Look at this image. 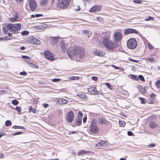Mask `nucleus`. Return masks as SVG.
<instances>
[{"label": "nucleus", "mask_w": 160, "mask_h": 160, "mask_svg": "<svg viewBox=\"0 0 160 160\" xmlns=\"http://www.w3.org/2000/svg\"><path fill=\"white\" fill-rule=\"evenodd\" d=\"M42 14H36L35 15V17L36 18H38L39 17L42 16Z\"/></svg>", "instance_id": "603ef678"}, {"label": "nucleus", "mask_w": 160, "mask_h": 160, "mask_svg": "<svg viewBox=\"0 0 160 160\" xmlns=\"http://www.w3.org/2000/svg\"><path fill=\"white\" fill-rule=\"evenodd\" d=\"M92 79L95 81H96L98 79V78L97 77H94V76H92Z\"/></svg>", "instance_id": "8fccbe9b"}, {"label": "nucleus", "mask_w": 160, "mask_h": 160, "mask_svg": "<svg viewBox=\"0 0 160 160\" xmlns=\"http://www.w3.org/2000/svg\"><path fill=\"white\" fill-rule=\"evenodd\" d=\"M49 105L47 103H44L43 105V106L45 108H46L48 107Z\"/></svg>", "instance_id": "052dcab7"}, {"label": "nucleus", "mask_w": 160, "mask_h": 160, "mask_svg": "<svg viewBox=\"0 0 160 160\" xmlns=\"http://www.w3.org/2000/svg\"><path fill=\"white\" fill-rule=\"evenodd\" d=\"M138 78L140 79L141 81H145V79L143 76L142 75H139L138 76Z\"/></svg>", "instance_id": "2f4dec72"}, {"label": "nucleus", "mask_w": 160, "mask_h": 160, "mask_svg": "<svg viewBox=\"0 0 160 160\" xmlns=\"http://www.w3.org/2000/svg\"><path fill=\"white\" fill-rule=\"evenodd\" d=\"M87 117L86 116L83 119V121L84 123H85L87 121Z\"/></svg>", "instance_id": "864d4df0"}, {"label": "nucleus", "mask_w": 160, "mask_h": 160, "mask_svg": "<svg viewBox=\"0 0 160 160\" xmlns=\"http://www.w3.org/2000/svg\"><path fill=\"white\" fill-rule=\"evenodd\" d=\"M6 135V134L5 133H3L2 134L0 135V138L2 137L3 135Z\"/></svg>", "instance_id": "69168bd1"}, {"label": "nucleus", "mask_w": 160, "mask_h": 160, "mask_svg": "<svg viewBox=\"0 0 160 160\" xmlns=\"http://www.w3.org/2000/svg\"><path fill=\"white\" fill-rule=\"evenodd\" d=\"M93 54L95 55L102 57L104 55L105 53L99 50H96L93 52Z\"/></svg>", "instance_id": "dca6fc26"}, {"label": "nucleus", "mask_w": 160, "mask_h": 160, "mask_svg": "<svg viewBox=\"0 0 160 160\" xmlns=\"http://www.w3.org/2000/svg\"><path fill=\"white\" fill-rule=\"evenodd\" d=\"M119 124L120 125V126L121 127H123L125 125V123L124 122H122V121H120Z\"/></svg>", "instance_id": "a19ab883"}, {"label": "nucleus", "mask_w": 160, "mask_h": 160, "mask_svg": "<svg viewBox=\"0 0 160 160\" xmlns=\"http://www.w3.org/2000/svg\"><path fill=\"white\" fill-rule=\"evenodd\" d=\"M130 78L132 79H134L136 81H138L139 79L138 78H137V76L133 74H130Z\"/></svg>", "instance_id": "b1692460"}, {"label": "nucleus", "mask_w": 160, "mask_h": 160, "mask_svg": "<svg viewBox=\"0 0 160 160\" xmlns=\"http://www.w3.org/2000/svg\"><path fill=\"white\" fill-rule=\"evenodd\" d=\"M44 55L47 59L53 61L54 60L53 54L49 50H46L44 52Z\"/></svg>", "instance_id": "0eeeda50"}, {"label": "nucleus", "mask_w": 160, "mask_h": 160, "mask_svg": "<svg viewBox=\"0 0 160 160\" xmlns=\"http://www.w3.org/2000/svg\"><path fill=\"white\" fill-rule=\"evenodd\" d=\"M22 58L24 59H29L31 58L28 57V56H25V55H22Z\"/></svg>", "instance_id": "79ce46f5"}, {"label": "nucleus", "mask_w": 160, "mask_h": 160, "mask_svg": "<svg viewBox=\"0 0 160 160\" xmlns=\"http://www.w3.org/2000/svg\"><path fill=\"white\" fill-rule=\"evenodd\" d=\"M153 18L151 17H148V18H146L145 20V21H150V20H153Z\"/></svg>", "instance_id": "c9c22d12"}, {"label": "nucleus", "mask_w": 160, "mask_h": 160, "mask_svg": "<svg viewBox=\"0 0 160 160\" xmlns=\"http://www.w3.org/2000/svg\"><path fill=\"white\" fill-rule=\"evenodd\" d=\"M15 109L18 111V114H21V109L20 107H17Z\"/></svg>", "instance_id": "bb28decb"}, {"label": "nucleus", "mask_w": 160, "mask_h": 160, "mask_svg": "<svg viewBox=\"0 0 160 160\" xmlns=\"http://www.w3.org/2000/svg\"><path fill=\"white\" fill-rule=\"evenodd\" d=\"M13 128L14 129H23L24 128L22 126H17L16 125L13 126Z\"/></svg>", "instance_id": "cd10ccee"}, {"label": "nucleus", "mask_w": 160, "mask_h": 160, "mask_svg": "<svg viewBox=\"0 0 160 160\" xmlns=\"http://www.w3.org/2000/svg\"><path fill=\"white\" fill-rule=\"evenodd\" d=\"M29 42L31 43L37 45H38L40 43V42L39 39L33 37L30 38Z\"/></svg>", "instance_id": "4468645a"}, {"label": "nucleus", "mask_w": 160, "mask_h": 160, "mask_svg": "<svg viewBox=\"0 0 160 160\" xmlns=\"http://www.w3.org/2000/svg\"><path fill=\"white\" fill-rule=\"evenodd\" d=\"M12 103L13 105H17L18 104L19 102L18 100L14 99L12 101Z\"/></svg>", "instance_id": "c85d7f7f"}, {"label": "nucleus", "mask_w": 160, "mask_h": 160, "mask_svg": "<svg viewBox=\"0 0 160 160\" xmlns=\"http://www.w3.org/2000/svg\"><path fill=\"white\" fill-rule=\"evenodd\" d=\"M113 38L115 40V42L120 41L122 38V34L119 32H116L114 34Z\"/></svg>", "instance_id": "f8f14e48"}, {"label": "nucleus", "mask_w": 160, "mask_h": 160, "mask_svg": "<svg viewBox=\"0 0 160 160\" xmlns=\"http://www.w3.org/2000/svg\"><path fill=\"white\" fill-rule=\"evenodd\" d=\"M82 116H83L82 113V112H79L78 113V118H81V119H82Z\"/></svg>", "instance_id": "72a5a7b5"}, {"label": "nucleus", "mask_w": 160, "mask_h": 160, "mask_svg": "<svg viewBox=\"0 0 160 160\" xmlns=\"http://www.w3.org/2000/svg\"><path fill=\"white\" fill-rule=\"evenodd\" d=\"M127 133H128V135L129 136H132L133 134V133L132 132L130 131H128Z\"/></svg>", "instance_id": "09e8293b"}, {"label": "nucleus", "mask_w": 160, "mask_h": 160, "mask_svg": "<svg viewBox=\"0 0 160 160\" xmlns=\"http://www.w3.org/2000/svg\"><path fill=\"white\" fill-rule=\"evenodd\" d=\"M112 67H113L115 69H119V67H117L114 65H112Z\"/></svg>", "instance_id": "13d9d810"}, {"label": "nucleus", "mask_w": 160, "mask_h": 160, "mask_svg": "<svg viewBox=\"0 0 160 160\" xmlns=\"http://www.w3.org/2000/svg\"><path fill=\"white\" fill-rule=\"evenodd\" d=\"M133 2L135 3L139 4L141 3V0H133Z\"/></svg>", "instance_id": "ea45409f"}, {"label": "nucleus", "mask_w": 160, "mask_h": 160, "mask_svg": "<svg viewBox=\"0 0 160 160\" xmlns=\"http://www.w3.org/2000/svg\"><path fill=\"white\" fill-rule=\"evenodd\" d=\"M84 32L86 34H88L89 33V31L88 30L85 29L84 30Z\"/></svg>", "instance_id": "bf43d9fd"}, {"label": "nucleus", "mask_w": 160, "mask_h": 160, "mask_svg": "<svg viewBox=\"0 0 160 160\" xmlns=\"http://www.w3.org/2000/svg\"><path fill=\"white\" fill-rule=\"evenodd\" d=\"M149 126L151 128H156L158 127V124L155 122L151 121L150 122Z\"/></svg>", "instance_id": "6ab92c4d"}, {"label": "nucleus", "mask_w": 160, "mask_h": 160, "mask_svg": "<svg viewBox=\"0 0 160 160\" xmlns=\"http://www.w3.org/2000/svg\"><path fill=\"white\" fill-rule=\"evenodd\" d=\"M17 20V18L16 17H15L14 18H12L11 20L13 22L14 21H15Z\"/></svg>", "instance_id": "e2e57ef3"}, {"label": "nucleus", "mask_w": 160, "mask_h": 160, "mask_svg": "<svg viewBox=\"0 0 160 160\" xmlns=\"http://www.w3.org/2000/svg\"><path fill=\"white\" fill-rule=\"evenodd\" d=\"M69 79L72 80H78L80 78L79 77L71 76L69 77Z\"/></svg>", "instance_id": "393cba45"}, {"label": "nucleus", "mask_w": 160, "mask_h": 160, "mask_svg": "<svg viewBox=\"0 0 160 160\" xmlns=\"http://www.w3.org/2000/svg\"><path fill=\"white\" fill-rule=\"evenodd\" d=\"M32 107L31 106L29 108V111L30 112L32 111Z\"/></svg>", "instance_id": "338daca9"}, {"label": "nucleus", "mask_w": 160, "mask_h": 160, "mask_svg": "<svg viewBox=\"0 0 160 160\" xmlns=\"http://www.w3.org/2000/svg\"><path fill=\"white\" fill-rule=\"evenodd\" d=\"M148 45V47L149 49L152 50L154 48L151 44L149 43Z\"/></svg>", "instance_id": "58836bf2"}, {"label": "nucleus", "mask_w": 160, "mask_h": 160, "mask_svg": "<svg viewBox=\"0 0 160 160\" xmlns=\"http://www.w3.org/2000/svg\"><path fill=\"white\" fill-rule=\"evenodd\" d=\"M105 85L107 86L108 88H110V86H111V85L110 83H105Z\"/></svg>", "instance_id": "6e6d98bb"}, {"label": "nucleus", "mask_w": 160, "mask_h": 160, "mask_svg": "<svg viewBox=\"0 0 160 160\" xmlns=\"http://www.w3.org/2000/svg\"><path fill=\"white\" fill-rule=\"evenodd\" d=\"M129 59H130V60H129L130 61H132V62H138V60H134V59H131V58H129Z\"/></svg>", "instance_id": "5fc2aeb1"}, {"label": "nucleus", "mask_w": 160, "mask_h": 160, "mask_svg": "<svg viewBox=\"0 0 160 160\" xmlns=\"http://www.w3.org/2000/svg\"><path fill=\"white\" fill-rule=\"evenodd\" d=\"M23 0H16V1L17 2H20L22 1Z\"/></svg>", "instance_id": "774afa93"}, {"label": "nucleus", "mask_w": 160, "mask_h": 160, "mask_svg": "<svg viewBox=\"0 0 160 160\" xmlns=\"http://www.w3.org/2000/svg\"><path fill=\"white\" fill-rule=\"evenodd\" d=\"M29 7L30 10L34 11L36 8L37 5L34 0H30L29 1Z\"/></svg>", "instance_id": "9d476101"}, {"label": "nucleus", "mask_w": 160, "mask_h": 160, "mask_svg": "<svg viewBox=\"0 0 160 160\" xmlns=\"http://www.w3.org/2000/svg\"><path fill=\"white\" fill-rule=\"evenodd\" d=\"M147 59V60L149 62H152L154 60V58L152 57L148 58Z\"/></svg>", "instance_id": "e433bc0d"}, {"label": "nucleus", "mask_w": 160, "mask_h": 160, "mask_svg": "<svg viewBox=\"0 0 160 160\" xmlns=\"http://www.w3.org/2000/svg\"><path fill=\"white\" fill-rule=\"evenodd\" d=\"M88 91L90 94L93 95H97L98 94V91H97L95 87H91L88 88Z\"/></svg>", "instance_id": "2eb2a0df"}, {"label": "nucleus", "mask_w": 160, "mask_h": 160, "mask_svg": "<svg viewBox=\"0 0 160 160\" xmlns=\"http://www.w3.org/2000/svg\"><path fill=\"white\" fill-rule=\"evenodd\" d=\"M138 33L137 31L134 29L128 28L124 31V33L125 35H128L130 33L137 34Z\"/></svg>", "instance_id": "ddd939ff"}, {"label": "nucleus", "mask_w": 160, "mask_h": 160, "mask_svg": "<svg viewBox=\"0 0 160 160\" xmlns=\"http://www.w3.org/2000/svg\"><path fill=\"white\" fill-rule=\"evenodd\" d=\"M102 42L104 46L110 50H112L114 48L118 46L117 43L112 42L110 39L109 35L103 37Z\"/></svg>", "instance_id": "7ed1b4c3"}, {"label": "nucleus", "mask_w": 160, "mask_h": 160, "mask_svg": "<svg viewBox=\"0 0 160 160\" xmlns=\"http://www.w3.org/2000/svg\"><path fill=\"white\" fill-rule=\"evenodd\" d=\"M97 20H98V21L100 22H102L103 21V18H102V17H97Z\"/></svg>", "instance_id": "f704fd0d"}, {"label": "nucleus", "mask_w": 160, "mask_h": 160, "mask_svg": "<svg viewBox=\"0 0 160 160\" xmlns=\"http://www.w3.org/2000/svg\"><path fill=\"white\" fill-rule=\"evenodd\" d=\"M29 65L31 67H32L33 68H38V66L37 65H35L34 64H33V63H31L29 64Z\"/></svg>", "instance_id": "c756f323"}, {"label": "nucleus", "mask_w": 160, "mask_h": 160, "mask_svg": "<svg viewBox=\"0 0 160 160\" xmlns=\"http://www.w3.org/2000/svg\"><path fill=\"white\" fill-rule=\"evenodd\" d=\"M82 123V119L78 118L77 117V118L75 120V124L76 126H80Z\"/></svg>", "instance_id": "aec40b11"}, {"label": "nucleus", "mask_w": 160, "mask_h": 160, "mask_svg": "<svg viewBox=\"0 0 160 160\" xmlns=\"http://www.w3.org/2000/svg\"><path fill=\"white\" fill-rule=\"evenodd\" d=\"M138 89L142 93L145 94L146 93V89L143 87L141 86H139L138 87Z\"/></svg>", "instance_id": "412c9836"}, {"label": "nucleus", "mask_w": 160, "mask_h": 160, "mask_svg": "<svg viewBox=\"0 0 160 160\" xmlns=\"http://www.w3.org/2000/svg\"><path fill=\"white\" fill-rule=\"evenodd\" d=\"M98 128L97 127L96 121L95 120H92L90 125V130L93 133H95L98 132Z\"/></svg>", "instance_id": "39448f33"}, {"label": "nucleus", "mask_w": 160, "mask_h": 160, "mask_svg": "<svg viewBox=\"0 0 160 160\" xmlns=\"http://www.w3.org/2000/svg\"><path fill=\"white\" fill-rule=\"evenodd\" d=\"M102 6L98 5H95L92 7L89 10V12H98L101 10Z\"/></svg>", "instance_id": "9b49d317"}, {"label": "nucleus", "mask_w": 160, "mask_h": 160, "mask_svg": "<svg viewBox=\"0 0 160 160\" xmlns=\"http://www.w3.org/2000/svg\"><path fill=\"white\" fill-rule=\"evenodd\" d=\"M140 99L141 100V103H143V104L145 103V102L144 101L145 99L144 98H140Z\"/></svg>", "instance_id": "49530a36"}, {"label": "nucleus", "mask_w": 160, "mask_h": 160, "mask_svg": "<svg viewBox=\"0 0 160 160\" xmlns=\"http://www.w3.org/2000/svg\"><path fill=\"white\" fill-rule=\"evenodd\" d=\"M20 74L21 75H26L27 73L24 71L22 72H20Z\"/></svg>", "instance_id": "c03bdc74"}, {"label": "nucleus", "mask_w": 160, "mask_h": 160, "mask_svg": "<svg viewBox=\"0 0 160 160\" xmlns=\"http://www.w3.org/2000/svg\"><path fill=\"white\" fill-rule=\"evenodd\" d=\"M108 145V142L104 140H101L100 142L96 144L95 146V148L96 149H100L102 147H106Z\"/></svg>", "instance_id": "1a4fd4ad"}, {"label": "nucleus", "mask_w": 160, "mask_h": 160, "mask_svg": "<svg viewBox=\"0 0 160 160\" xmlns=\"http://www.w3.org/2000/svg\"><path fill=\"white\" fill-rule=\"evenodd\" d=\"M22 132H16L14 133H13L12 135L13 136H15L18 135H19L22 134Z\"/></svg>", "instance_id": "4c0bfd02"}, {"label": "nucleus", "mask_w": 160, "mask_h": 160, "mask_svg": "<svg viewBox=\"0 0 160 160\" xmlns=\"http://www.w3.org/2000/svg\"><path fill=\"white\" fill-rule=\"evenodd\" d=\"M88 151L85 150L80 151L78 152V155H82L88 153Z\"/></svg>", "instance_id": "5701e85b"}, {"label": "nucleus", "mask_w": 160, "mask_h": 160, "mask_svg": "<svg viewBox=\"0 0 160 160\" xmlns=\"http://www.w3.org/2000/svg\"><path fill=\"white\" fill-rule=\"evenodd\" d=\"M25 48L24 46H22L20 48V49L22 50H24L25 49Z\"/></svg>", "instance_id": "0e129e2a"}, {"label": "nucleus", "mask_w": 160, "mask_h": 160, "mask_svg": "<svg viewBox=\"0 0 160 160\" xmlns=\"http://www.w3.org/2000/svg\"><path fill=\"white\" fill-rule=\"evenodd\" d=\"M98 122L99 123L100 125L102 124H107L108 121L105 118L103 117L98 119Z\"/></svg>", "instance_id": "a211bd4d"}, {"label": "nucleus", "mask_w": 160, "mask_h": 160, "mask_svg": "<svg viewBox=\"0 0 160 160\" xmlns=\"http://www.w3.org/2000/svg\"><path fill=\"white\" fill-rule=\"evenodd\" d=\"M76 95L79 98H80L82 99H85L87 98V96L86 95H85V94H77Z\"/></svg>", "instance_id": "4be33fe9"}, {"label": "nucleus", "mask_w": 160, "mask_h": 160, "mask_svg": "<svg viewBox=\"0 0 160 160\" xmlns=\"http://www.w3.org/2000/svg\"><path fill=\"white\" fill-rule=\"evenodd\" d=\"M59 38L58 37H54V40L55 41V43H56L58 41V40Z\"/></svg>", "instance_id": "4d7b16f0"}, {"label": "nucleus", "mask_w": 160, "mask_h": 160, "mask_svg": "<svg viewBox=\"0 0 160 160\" xmlns=\"http://www.w3.org/2000/svg\"><path fill=\"white\" fill-rule=\"evenodd\" d=\"M74 114L73 112L70 111L67 113L66 116V119L67 122L71 123L73 120Z\"/></svg>", "instance_id": "6e6552de"}, {"label": "nucleus", "mask_w": 160, "mask_h": 160, "mask_svg": "<svg viewBox=\"0 0 160 160\" xmlns=\"http://www.w3.org/2000/svg\"><path fill=\"white\" fill-rule=\"evenodd\" d=\"M12 122L11 121L9 120H7L6 121L5 125L6 126H9L11 125Z\"/></svg>", "instance_id": "a878e982"}, {"label": "nucleus", "mask_w": 160, "mask_h": 160, "mask_svg": "<svg viewBox=\"0 0 160 160\" xmlns=\"http://www.w3.org/2000/svg\"><path fill=\"white\" fill-rule=\"evenodd\" d=\"M137 45V42L135 39L131 38L128 40L127 42V47L130 49H134Z\"/></svg>", "instance_id": "20e7f679"}, {"label": "nucleus", "mask_w": 160, "mask_h": 160, "mask_svg": "<svg viewBox=\"0 0 160 160\" xmlns=\"http://www.w3.org/2000/svg\"><path fill=\"white\" fill-rule=\"evenodd\" d=\"M29 32L27 31H24L22 32V35H28Z\"/></svg>", "instance_id": "7c9ffc66"}, {"label": "nucleus", "mask_w": 160, "mask_h": 160, "mask_svg": "<svg viewBox=\"0 0 160 160\" xmlns=\"http://www.w3.org/2000/svg\"><path fill=\"white\" fill-rule=\"evenodd\" d=\"M155 96L156 95L155 94L153 93H152L151 94L150 96L151 98H155Z\"/></svg>", "instance_id": "3c124183"}, {"label": "nucleus", "mask_w": 160, "mask_h": 160, "mask_svg": "<svg viewBox=\"0 0 160 160\" xmlns=\"http://www.w3.org/2000/svg\"><path fill=\"white\" fill-rule=\"evenodd\" d=\"M32 111L33 113H36V110L35 108H32Z\"/></svg>", "instance_id": "680f3d73"}, {"label": "nucleus", "mask_w": 160, "mask_h": 160, "mask_svg": "<svg viewBox=\"0 0 160 160\" xmlns=\"http://www.w3.org/2000/svg\"><path fill=\"white\" fill-rule=\"evenodd\" d=\"M48 0H42V1L41 4L42 5H44L48 3Z\"/></svg>", "instance_id": "473e14b6"}, {"label": "nucleus", "mask_w": 160, "mask_h": 160, "mask_svg": "<svg viewBox=\"0 0 160 160\" xmlns=\"http://www.w3.org/2000/svg\"><path fill=\"white\" fill-rule=\"evenodd\" d=\"M60 80V79L59 78H54L52 80L53 82H58Z\"/></svg>", "instance_id": "a18cd8bd"}, {"label": "nucleus", "mask_w": 160, "mask_h": 160, "mask_svg": "<svg viewBox=\"0 0 160 160\" xmlns=\"http://www.w3.org/2000/svg\"><path fill=\"white\" fill-rule=\"evenodd\" d=\"M69 2L70 0H58V6L62 9H64L68 6Z\"/></svg>", "instance_id": "423d86ee"}, {"label": "nucleus", "mask_w": 160, "mask_h": 160, "mask_svg": "<svg viewBox=\"0 0 160 160\" xmlns=\"http://www.w3.org/2000/svg\"><path fill=\"white\" fill-rule=\"evenodd\" d=\"M21 27V25L20 23H6L3 27V30L4 33L10 31L13 33H15L19 31Z\"/></svg>", "instance_id": "f03ea898"}, {"label": "nucleus", "mask_w": 160, "mask_h": 160, "mask_svg": "<svg viewBox=\"0 0 160 160\" xmlns=\"http://www.w3.org/2000/svg\"><path fill=\"white\" fill-rule=\"evenodd\" d=\"M156 84L157 87H160V80H158L156 82Z\"/></svg>", "instance_id": "37998d69"}, {"label": "nucleus", "mask_w": 160, "mask_h": 160, "mask_svg": "<svg viewBox=\"0 0 160 160\" xmlns=\"http://www.w3.org/2000/svg\"><path fill=\"white\" fill-rule=\"evenodd\" d=\"M60 44L62 52H65L67 51L68 57L72 59L76 60L83 57L84 51L82 49L76 46L71 47L68 50V44L64 41H61Z\"/></svg>", "instance_id": "f257e3e1"}, {"label": "nucleus", "mask_w": 160, "mask_h": 160, "mask_svg": "<svg viewBox=\"0 0 160 160\" xmlns=\"http://www.w3.org/2000/svg\"><path fill=\"white\" fill-rule=\"evenodd\" d=\"M155 144L154 143H152L150 144H149L148 146V147H153L155 146Z\"/></svg>", "instance_id": "de8ad7c7"}, {"label": "nucleus", "mask_w": 160, "mask_h": 160, "mask_svg": "<svg viewBox=\"0 0 160 160\" xmlns=\"http://www.w3.org/2000/svg\"><path fill=\"white\" fill-rule=\"evenodd\" d=\"M68 102V101L63 98H59L57 101V103L59 104H66Z\"/></svg>", "instance_id": "f3484780"}]
</instances>
